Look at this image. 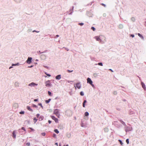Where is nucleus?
Segmentation results:
<instances>
[{"instance_id":"40","label":"nucleus","mask_w":146,"mask_h":146,"mask_svg":"<svg viewBox=\"0 0 146 146\" xmlns=\"http://www.w3.org/2000/svg\"><path fill=\"white\" fill-rule=\"evenodd\" d=\"M34 120H35L36 121L37 120V119H36L35 118L34 119Z\"/></svg>"},{"instance_id":"34","label":"nucleus","mask_w":146,"mask_h":146,"mask_svg":"<svg viewBox=\"0 0 146 146\" xmlns=\"http://www.w3.org/2000/svg\"><path fill=\"white\" fill-rule=\"evenodd\" d=\"M39 114H37L36 115V116L37 117H38L39 116Z\"/></svg>"},{"instance_id":"1","label":"nucleus","mask_w":146,"mask_h":146,"mask_svg":"<svg viewBox=\"0 0 146 146\" xmlns=\"http://www.w3.org/2000/svg\"><path fill=\"white\" fill-rule=\"evenodd\" d=\"M87 82L88 83H89L91 84L92 86L93 87H94V85L92 84L93 82L91 79L89 78H88L87 79Z\"/></svg>"},{"instance_id":"5","label":"nucleus","mask_w":146,"mask_h":146,"mask_svg":"<svg viewBox=\"0 0 146 146\" xmlns=\"http://www.w3.org/2000/svg\"><path fill=\"white\" fill-rule=\"evenodd\" d=\"M32 59V58L31 57H29L27 60V62L28 64H30L31 62V60Z\"/></svg>"},{"instance_id":"21","label":"nucleus","mask_w":146,"mask_h":146,"mask_svg":"<svg viewBox=\"0 0 146 146\" xmlns=\"http://www.w3.org/2000/svg\"><path fill=\"white\" fill-rule=\"evenodd\" d=\"M15 85L16 86H19V83L18 82H15Z\"/></svg>"},{"instance_id":"47","label":"nucleus","mask_w":146,"mask_h":146,"mask_svg":"<svg viewBox=\"0 0 146 146\" xmlns=\"http://www.w3.org/2000/svg\"><path fill=\"white\" fill-rule=\"evenodd\" d=\"M55 135H55V134H54L53 135H54V136H55Z\"/></svg>"},{"instance_id":"45","label":"nucleus","mask_w":146,"mask_h":146,"mask_svg":"<svg viewBox=\"0 0 146 146\" xmlns=\"http://www.w3.org/2000/svg\"><path fill=\"white\" fill-rule=\"evenodd\" d=\"M17 64H12V66H15L16 65H17Z\"/></svg>"},{"instance_id":"46","label":"nucleus","mask_w":146,"mask_h":146,"mask_svg":"<svg viewBox=\"0 0 146 146\" xmlns=\"http://www.w3.org/2000/svg\"><path fill=\"white\" fill-rule=\"evenodd\" d=\"M63 146H68V145H64Z\"/></svg>"},{"instance_id":"30","label":"nucleus","mask_w":146,"mask_h":146,"mask_svg":"<svg viewBox=\"0 0 146 146\" xmlns=\"http://www.w3.org/2000/svg\"><path fill=\"white\" fill-rule=\"evenodd\" d=\"M21 129L23 130H24V131H25V129L24 128V127H22V128H21Z\"/></svg>"},{"instance_id":"9","label":"nucleus","mask_w":146,"mask_h":146,"mask_svg":"<svg viewBox=\"0 0 146 146\" xmlns=\"http://www.w3.org/2000/svg\"><path fill=\"white\" fill-rule=\"evenodd\" d=\"M61 78V75H59L56 77V79L57 80H60Z\"/></svg>"},{"instance_id":"42","label":"nucleus","mask_w":146,"mask_h":146,"mask_svg":"<svg viewBox=\"0 0 146 146\" xmlns=\"http://www.w3.org/2000/svg\"><path fill=\"white\" fill-rule=\"evenodd\" d=\"M98 64H102V63H101V62H99V63H98Z\"/></svg>"},{"instance_id":"39","label":"nucleus","mask_w":146,"mask_h":146,"mask_svg":"<svg viewBox=\"0 0 146 146\" xmlns=\"http://www.w3.org/2000/svg\"><path fill=\"white\" fill-rule=\"evenodd\" d=\"M114 94H116V92H114Z\"/></svg>"},{"instance_id":"8","label":"nucleus","mask_w":146,"mask_h":146,"mask_svg":"<svg viewBox=\"0 0 146 146\" xmlns=\"http://www.w3.org/2000/svg\"><path fill=\"white\" fill-rule=\"evenodd\" d=\"M13 138H15L16 137V133L15 131H14L13 132Z\"/></svg>"},{"instance_id":"3","label":"nucleus","mask_w":146,"mask_h":146,"mask_svg":"<svg viewBox=\"0 0 146 146\" xmlns=\"http://www.w3.org/2000/svg\"><path fill=\"white\" fill-rule=\"evenodd\" d=\"M46 86L47 87H49L51 86V84L50 81L48 80L45 82Z\"/></svg>"},{"instance_id":"14","label":"nucleus","mask_w":146,"mask_h":146,"mask_svg":"<svg viewBox=\"0 0 146 146\" xmlns=\"http://www.w3.org/2000/svg\"><path fill=\"white\" fill-rule=\"evenodd\" d=\"M54 131L56 133L58 134L59 133V131L57 129H55L54 130Z\"/></svg>"},{"instance_id":"12","label":"nucleus","mask_w":146,"mask_h":146,"mask_svg":"<svg viewBox=\"0 0 146 146\" xmlns=\"http://www.w3.org/2000/svg\"><path fill=\"white\" fill-rule=\"evenodd\" d=\"M73 69H74L73 68H71L72 70H67V71L69 73H70V72H72L73 71Z\"/></svg>"},{"instance_id":"2","label":"nucleus","mask_w":146,"mask_h":146,"mask_svg":"<svg viewBox=\"0 0 146 146\" xmlns=\"http://www.w3.org/2000/svg\"><path fill=\"white\" fill-rule=\"evenodd\" d=\"M74 87L75 88H77L78 89H80L81 87V85L80 83H78L76 84V86H75Z\"/></svg>"},{"instance_id":"38","label":"nucleus","mask_w":146,"mask_h":146,"mask_svg":"<svg viewBox=\"0 0 146 146\" xmlns=\"http://www.w3.org/2000/svg\"><path fill=\"white\" fill-rule=\"evenodd\" d=\"M142 87L144 89V87H145V85H142Z\"/></svg>"},{"instance_id":"20","label":"nucleus","mask_w":146,"mask_h":146,"mask_svg":"<svg viewBox=\"0 0 146 146\" xmlns=\"http://www.w3.org/2000/svg\"><path fill=\"white\" fill-rule=\"evenodd\" d=\"M126 141L127 144L129 143V140L128 139H127L126 140Z\"/></svg>"},{"instance_id":"16","label":"nucleus","mask_w":146,"mask_h":146,"mask_svg":"<svg viewBox=\"0 0 146 146\" xmlns=\"http://www.w3.org/2000/svg\"><path fill=\"white\" fill-rule=\"evenodd\" d=\"M89 115V113L88 112H86L85 113V115L86 116H88Z\"/></svg>"},{"instance_id":"10","label":"nucleus","mask_w":146,"mask_h":146,"mask_svg":"<svg viewBox=\"0 0 146 146\" xmlns=\"http://www.w3.org/2000/svg\"><path fill=\"white\" fill-rule=\"evenodd\" d=\"M95 38L97 41H99L101 40L100 38L98 36H96L95 37Z\"/></svg>"},{"instance_id":"6","label":"nucleus","mask_w":146,"mask_h":146,"mask_svg":"<svg viewBox=\"0 0 146 146\" xmlns=\"http://www.w3.org/2000/svg\"><path fill=\"white\" fill-rule=\"evenodd\" d=\"M54 114H56V115H58V111L57 109H56L54 110Z\"/></svg>"},{"instance_id":"52","label":"nucleus","mask_w":146,"mask_h":146,"mask_svg":"<svg viewBox=\"0 0 146 146\" xmlns=\"http://www.w3.org/2000/svg\"><path fill=\"white\" fill-rule=\"evenodd\" d=\"M11 68V67H9L10 69V68Z\"/></svg>"},{"instance_id":"22","label":"nucleus","mask_w":146,"mask_h":146,"mask_svg":"<svg viewBox=\"0 0 146 146\" xmlns=\"http://www.w3.org/2000/svg\"><path fill=\"white\" fill-rule=\"evenodd\" d=\"M26 145L27 146H30V143L29 142V143H26Z\"/></svg>"},{"instance_id":"33","label":"nucleus","mask_w":146,"mask_h":146,"mask_svg":"<svg viewBox=\"0 0 146 146\" xmlns=\"http://www.w3.org/2000/svg\"><path fill=\"white\" fill-rule=\"evenodd\" d=\"M83 106L84 107H85V104L84 103H83Z\"/></svg>"},{"instance_id":"50","label":"nucleus","mask_w":146,"mask_h":146,"mask_svg":"<svg viewBox=\"0 0 146 146\" xmlns=\"http://www.w3.org/2000/svg\"><path fill=\"white\" fill-rule=\"evenodd\" d=\"M55 144H56V145H58V143H55Z\"/></svg>"},{"instance_id":"48","label":"nucleus","mask_w":146,"mask_h":146,"mask_svg":"<svg viewBox=\"0 0 146 146\" xmlns=\"http://www.w3.org/2000/svg\"><path fill=\"white\" fill-rule=\"evenodd\" d=\"M33 67V66H29V67Z\"/></svg>"},{"instance_id":"35","label":"nucleus","mask_w":146,"mask_h":146,"mask_svg":"<svg viewBox=\"0 0 146 146\" xmlns=\"http://www.w3.org/2000/svg\"><path fill=\"white\" fill-rule=\"evenodd\" d=\"M48 122L50 124L51 123V121L50 120H48Z\"/></svg>"},{"instance_id":"43","label":"nucleus","mask_w":146,"mask_h":146,"mask_svg":"<svg viewBox=\"0 0 146 146\" xmlns=\"http://www.w3.org/2000/svg\"><path fill=\"white\" fill-rule=\"evenodd\" d=\"M131 36L133 37H134V35H131Z\"/></svg>"},{"instance_id":"32","label":"nucleus","mask_w":146,"mask_h":146,"mask_svg":"<svg viewBox=\"0 0 146 146\" xmlns=\"http://www.w3.org/2000/svg\"><path fill=\"white\" fill-rule=\"evenodd\" d=\"M38 100V99H35L34 100V101H35V102L37 101Z\"/></svg>"},{"instance_id":"4","label":"nucleus","mask_w":146,"mask_h":146,"mask_svg":"<svg viewBox=\"0 0 146 146\" xmlns=\"http://www.w3.org/2000/svg\"><path fill=\"white\" fill-rule=\"evenodd\" d=\"M51 117L52 119L54 120L57 123L58 122V119L57 118H56L54 116H51Z\"/></svg>"},{"instance_id":"13","label":"nucleus","mask_w":146,"mask_h":146,"mask_svg":"<svg viewBox=\"0 0 146 146\" xmlns=\"http://www.w3.org/2000/svg\"><path fill=\"white\" fill-rule=\"evenodd\" d=\"M51 99H49L48 100H46L45 102L46 103H48L51 101Z\"/></svg>"},{"instance_id":"7","label":"nucleus","mask_w":146,"mask_h":146,"mask_svg":"<svg viewBox=\"0 0 146 146\" xmlns=\"http://www.w3.org/2000/svg\"><path fill=\"white\" fill-rule=\"evenodd\" d=\"M35 85L37 86V84H35L33 82H32L31 84H29V86H34Z\"/></svg>"},{"instance_id":"23","label":"nucleus","mask_w":146,"mask_h":146,"mask_svg":"<svg viewBox=\"0 0 146 146\" xmlns=\"http://www.w3.org/2000/svg\"><path fill=\"white\" fill-rule=\"evenodd\" d=\"M91 29H92L94 31L95 30V29L94 27H91Z\"/></svg>"},{"instance_id":"37","label":"nucleus","mask_w":146,"mask_h":146,"mask_svg":"<svg viewBox=\"0 0 146 146\" xmlns=\"http://www.w3.org/2000/svg\"><path fill=\"white\" fill-rule=\"evenodd\" d=\"M30 129L33 131H34V130L32 128H30Z\"/></svg>"},{"instance_id":"26","label":"nucleus","mask_w":146,"mask_h":146,"mask_svg":"<svg viewBox=\"0 0 146 146\" xmlns=\"http://www.w3.org/2000/svg\"><path fill=\"white\" fill-rule=\"evenodd\" d=\"M138 35L140 37H143V36L142 35H141L140 33H138Z\"/></svg>"},{"instance_id":"25","label":"nucleus","mask_w":146,"mask_h":146,"mask_svg":"<svg viewBox=\"0 0 146 146\" xmlns=\"http://www.w3.org/2000/svg\"><path fill=\"white\" fill-rule=\"evenodd\" d=\"M42 135L43 136H45V135L46 134L44 133H41Z\"/></svg>"},{"instance_id":"28","label":"nucleus","mask_w":146,"mask_h":146,"mask_svg":"<svg viewBox=\"0 0 146 146\" xmlns=\"http://www.w3.org/2000/svg\"><path fill=\"white\" fill-rule=\"evenodd\" d=\"M45 74L49 77H50L51 76V75L50 74H47L46 73H45Z\"/></svg>"},{"instance_id":"24","label":"nucleus","mask_w":146,"mask_h":146,"mask_svg":"<svg viewBox=\"0 0 146 146\" xmlns=\"http://www.w3.org/2000/svg\"><path fill=\"white\" fill-rule=\"evenodd\" d=\"M19 113H20V114H24V111H21Z\"/></svg>"},{"instance_id":"15","label":"nucleus","mask_w":146,"mask_h":146,"mask_svg":"<svg viewBox=\"0 0 146 146\" xmlns=\"http://www.w3.org/2000/svg\"><path fill=\"white\" fill-rule=\"evenodd\" d=\"M48 94L49 96H52V93L50 91H48Z\"/></svg>"},{"instance_id":"31","label":"nucleus","mask_w":146,"mask_h":146,"mask_svg":"<svg viewBox=\"0 0 146 146\" xmlns=\"http://www.w3.org/2000/svg\"><path fill=\"white\" fill-rule=\"evenodd\" d=\"M33 107H35V108H36L37 107V106L35 105H33Z\"/></svg>"},{"instance_id":"29","label":"nucleus","mask_w":146,"mask_h":146,"mask_svg":"<svg viewBox=\"0 0 146 146\" xmlns=\"http://www.w3.org/2000/svg\"><path fill=\"white\" fill-rule=\"evenodd\" d=\"M101 4V5H102V6H104V7H106V5H105V4H104V3H102V4Z\"/></svg>"},{"instance_id":"27","label":"nucleus","mask_w":146,"mask_h":146,"mask_svg":"<svg viewBox=\"0 0 146 146\" xmlns=\"http://www.w3.org/2000/svg\"><path fill=\"white\" fill-rule=\"evenodd\" d=\"M78 24L80 26H82L83 25H84V24L82 23H79Z\"/></svg>"},{"instance_id":"18","label":"nucleus","mask_w":146,"mask_h":146,"mask_svg":"<svg viewBox=\"0 0 146 146\" xmlns=\"http://www.w3.org/2000/svg\"><path fill=\"white\" fill-rule=\"evenodd\" d=\"M80 95L81 96H83L84 95V94L83 92H80Z\"/></svg>"},{"instance_id":"51","label":"nucleus","mask_w":146,"mask_h":146,"mask_svg":"<svg viewBox=\"0 0 146 146\" xmlns=\"http://www.w3.org/2000/svg\"><path fill=\"white\" fill-rule=\"evenodd\" d=\"M35 63V64H37V63Z\"/></svg>"},{"instance_id":"36","label":"nucleus","mask_w":146,"mask_h":146,"mask_svg":"<svg viewBox=\"0 0 146 146\" xmlns=\"http://www.w3.org/2000/svg\"><path fill=\"white\" fill-rule=\"evenodd\" d=\"M86 102H86V100H85L84 101V102H83V103H84V104H85L86 103Z\"/></svg>"},{"instance_id":"49","label":"nucleus","mask_w":146,"mask_h":146,"mask_svg":"<svg viewBox=\"0 0 146 146\" xmlns=\"http://www.w3.org/2000/svg\"><path fill=\"white\" fill-rule=\"evenodd\" d=\"M99 65H101V66H102L103 64H99Z\"/></svg>"},{"instance_id":"41","label":"nucleus","mask_w":146,"mask_h":146,"mask_svg":"<svg viewBox=\"0 0 146 146\" xmlns=\"http://www.w3.org/2000/svg\"><path fill=\"white\" fill-rule=\"evenodd\" d=\"M109 70L111 71L112 72H113V71H112V70L111 69H110Z\"/></svg>"},{"instance_id":"17","label":"nucleus","mask_w":146,"mask_h":146,"mask_svg":"<svg viewBox=\"0 0 146 146\" xmlns=\"http://www.w3.org/2000/svg\"><path fill=\"white\" fill-rule=\"evenodd\" d=\"M38 105L39 106H41V107L42 108H43V106H42V104H41V103H39L38 104Z\"/></svg>"},{"instance_id":"11","label":"nucleus","mask_w":146,"mask_h":146,"mask_svg":"<svg viewBox=\"0 0 146 146\" xmlns=\"http://www.w3.org/2000/svg\"><path fill=\"white\" fill-rule=\"evenodd\" d=\"M27 109L28 110L30 111H33V110L29 106H27Z\"/></svg>"},{"instance_id":"44","label":"nucleus","mask_w":146,"mask_h":146,"mask_svg":"<svg viewBox=\"0 0 146 146\" xmlns=\"http://www.w3.org/2000/svg\"><path fill=\"white\" fill-rule=\"evenodd\" d=\"M56 36L57 37H58L59 36V35H56Z\"/></svg>"},{"instance_id":"19","label":"nucleus","mask_w":146,"mask_h":146,"mask_svg":"<svg viewBox=\"0 0 146 146\" xmlns=\"http://www.w3.org/2000/svg\"><path fill=\"white\" fill-rule=\"evenodd\" d=\"M119 142L121 145H122L123 144V143L121 141V140H119Z\"/></svg>"}]
</instances>
